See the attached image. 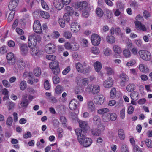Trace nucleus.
Wrapping results in <instances>:
<instances>
[{"mask_svg":"<svg viewBox=\"0 0 152 152\" xmlns=\"http://www.w3.org/2000/svg\"><path fill=\"white\" fill-rule=\"evenodd\" d=\"M117 7L120 10H123L124 7V5L122 2L118 1L116 4Z\"/></svg>","mask_w":152,"mask_h":152,"instance_id":"52","label":"nucleus"},{"mask_svg":"<svg viewBox=\"0 0 152 152\" xmlns=\"http://www.w3.org/2000/svg\"><path fill=\"white\" fill-rule=\"evenodd\" d=\"M49 67L51 69L54 68L59 67L58 66V63L57 61H53L50 62L49 64Z\"/></svg>","mask_w":152,"mask_h":152,"instance_id":"36","label":"nucleus"},{"mask_svg":"<svg viewBox=\"0 0 152 152\" xmlns=\"http://www.w3.org/2000/svg\"><path fill=\"white\" fill-rule=\"evenodd\" d=\"M60 121L62 123V125L64 127H66L67 125V121L66 118L63 116L60 117Z\"/></svg>","mask_w":152,"mask_h":152,"instance_id":"27","label":"nucleus"},{"mask_svg":"<svg viewBox=\"0 0 152 152\" xmlns=\"http://www.w3.org/2000/svg\"><path fill=\"white\" fill-rule=\"evenodd\" d=\"M106 40L108 42L110 43H113L115 42V39L112 36H108L106 37Z\"/></svg>","mask_w":152,"mask_h":152,"instance_id":"37","label":"nucleus"},{"mask_svg":"<svg viewBox=\"0 0 152 152\" xmlns=\"http://www.w3.org/2000/svg\"><path fill=\"white\" fill-rule=\"evenodd\" d=\"M46 58L47 59L51 61H54L56 58V57L55 56L51 55H46Z\"/></svg>","mask_w":152,"mask_h":152,"instance_id":"56","label":"nucleus"},{"mask_svg":"<svg viewBox=\"0 0 152 152\" xmlns=\"http://www.w3.org/2000/svg\"><path fill=\"white\" fill-rule=\"evenodd\" d=\"M53 4L56 9L58 10L61 9L64 5L62 0H53Z\"/></svg>","mask_w":152,"mask_h":152,"instance_id":"10","label":"nucleus"},{"mask_svg":"<svg viewBox=\"0 0 152 152\" xmlns=\"http://www.w3.org/2000/svg\"><path fill=\"white\" fill-rule=\"evenodd\" d=\"M94 66L96 71L97 72L100 71L102 67L101 63L98 61H96L95 63L94 64Z\"/></svg>","mask_w":152,"mask_h":152,"instance_id":"22","label":"nucleus"},{"mask_svg":"<svg viewBox=\"0 0 152 152\" xmlns=\"http://www.w3.org/2000/svg\"><path fill=\"white\" fill-rule=\"evenodd\" d=\"M20 89L21 90H24L27 88V84L26 82L25 81H22L20 84Z\"/></svg>","mask_w":152,"mask_h":152,"instance_id":"38","label":"nucleus"},{"mask_svg":"<svg viewBox=\"0 0 152 152\" xmlns=\"http://www.w3.org/2000/svg\"><path fill=\"white\" fill-rule=\"evenodd\" d=\"M28 48L27 45L25 44H22L20 45V50L21 54L23 55H26L28 52Z\"/></svg>","mask_w":152,"mask_h":152,"instance_id":"16","label":"nucleus"},{"mask_svg":"<svg viewBox=\"0 0 152 152\" xmlns=\"http://www.w3.org/2000/svg\"><path fill=\"white\" fill-rule=\"evenodd\" d=\"M32 135L31 133L29 132H27L26 133L23 134V137L24 138H30L31 137Z\"/></svg>","mask_w":152,"mask_h":152,"instance_id":"60","label":"nucleus"},{"mask_svg":"<svg viewBox=\"0 0 152 152\" xmlns=\"http://www.w3.org/2000/svg\"><path fill=\"white\" fill-rule=\"evenodd\" d=\"M135 86L134 84L130 83L126 86V89L129 92L132 91L135 89Z\"/></svg>","mask_w":152,"mask_h":152,"instance_id":"29","label":"nucleus"},{"mask_svg":"<svg viewBox=\"0 0 152 152\" xmlns=\"http://www.w3.org/2000/svg\"><path fill=\"white\" fill-rule=\"evenodd\" d=\"M139 6V5L138 3L135 1H132L130 4V6L135 9H137Z\"/></svg>","mask_w":152,"mask_h":152,"instance_id":"46","label":"nucleus"},{"mask_svg":"<svg viewBox=\"0 0 152 152\" xmlns=\"http://www.w3.org/2000/svg\"><path fill=\"white\" fill-rule=\"evenodd\" d=\"M19 2V0H10L9 3V8L10 10H15L14 9L17 6Z\"/></svg>","mask_w":152,"mask_h":152,"instance_id":"12","label":"nucleus"},{"mask_svg":"<svg viewBox=\"0 0 152 152\" xmlns=\"http://www.w3.org/2000/svg\"><path fill=\"white\" fill-rule=\"evenodd\" d=\"M59 78L57 75L54 76L53 77V81L54 84H57L60 82Z\"/></svg>","mask_w":152,"mask_h":152,"instance_id":"54","label":"nucleus"},{"mask_svg":"<svg viewBox=\"0 0 152 152\" xmlns=\"http://www.w3.org/2000/svg\"><path fill=\"white\" fill-rule=\"evenodd\" d=\"M134 23L136 26L140 29L144 31H146L147 30L146 27L144 25L142 24L141 22L136 21L134 22Z\"/></svg>","mask_w":152,"mask_h":152,"instance_id":"20","label":"nucleus"},{"mask_svg":"<svg viewBox=\"0 0 152 152\" xmlns=\"http://www.w3.org/2000/svg\"><path fill=\"white\" fill-rule=\"evenodd\" d=\"M99 117L98 115L95 116L93 118L94 123L95 124H97L99 122Z\"/></svg>","mask_w":152,"mask_h":152,"instance_id":"58","label":"nucleus"},{"mask_svg":"<svg viewBox=\"0 0 152 152\" xmlns=\"http://www.w3.org/2000/svg\"><path fill=\"white\" fill-rule=\"evenodd\" d=\"M112 53L111 50L108 48H107L104 51V54L105 56H108L110 55Z\"/></svg>","mask_w":152,"mask_h":152,"instance_id":"48","label":"nucleus"},{"mask_svg":"<svg viewBox=\"0 0 152 152\" xmlns=\"http://www.w3.org/2000/svg\"><path fill=\"white\" fill-rule=\"evenodd\" d=\"M110 119L112 121L115 120L117 118V116L115 113H112L110 114Z\"/></svg>","mask_w":152,"mask_h":152,"instance_id":"53","label":"nucleus"},{"mask_svg":"<svg viewBox=\"0 0 152 152\" xmlns=\"http://www.w3.org/2000/svg\"><path fill=\"white\" fill-rule=\"evenodd\" d=\"M120 77L122 81L127 82L129 80L128 76L125 74L122 73L120 75Z\"/></svg>","mask_w":152,"mask_h":152,"instance_id":"34","label":"nucleus"},{"mask_svg":"<svg viewBox=\"0 0 152 152\" xmlns=\"http://www.w3.org/2000/svg\"><path fill=\"white\" fill-rule=\"evenodd\" d=\"M41 37L40 35L34 33L28 37V43L29 48L34 47L37 42L41 41Z\"/></svg>","mask_w":152,"mask_h":152,"instance_id":"2","label":"nucleus"},{"mask_svg":"<svg viewBox=\"0 0 152 152\" xmlns=\"http://www.w3.org/2000/svg\"><path fill=\"white\" fill-rule=\"evenodd\" d=\"M7 62L10 65H13L17 61L16 58L12 53H9L6 55Z\"/></svg>","mask_w":152,"mask_h":152,"instance_id":"5","label":"nucleus"},{"mask_svg":"<svg viewBox=\"0 0 152 152\" xmlns=\"http://www.w3.org/2000/svg\"><path fill=\"white\" fill-rule=\"evenodd\" d=\"M146 146L149 148H151L152 147V141L150 139H146L145 141Z\"/></svg>","mask_w":152,"mask_h":152,"instance_id":"49","label":"nucleus"},{"mask_svg":"<svg viewBox=\"0 0 152 152\" xmlns=\"http://www.w3.org/2000/svg\"><path fill=\"white\" fill-rule=\"evenodd\" d=\"M75 67L77 70L80 73H82L83 71V66L80 62L76 63L75 64Z\"/></svg>","mask_w":152,"mask_h":152,"instance_id":"24","label":"nucleus"},{"mask_svg":"<svg viewBox=\"0 0 152 152\" xmlns=\"http://www.w3.org/2000/svg\"><path fill=\"white\" fill-rule=\"evenodd\" d=\"M110 114L107 113L104 114L102 117V120L104 122H107L109 121L110 119L109 118Z\"/></svg>","mask_w":152,"mask_h":152,"instance_id":"33","label":"nucleus"},{"mask_svg":"<svg viewBox=\"0 0 152 152\" xmlns=\"http://www.w3.org/2000/svg\"><path fill=\"white\" fill-rule=\"evenodd\" d=\"M90 88L92 87V93L93 94H96L99 93L100 90V87L98 85H94L92 86V85H89L88 86Z\"/></svg>","mask_w":152,"mask_h":152,"instance_id":"15","label":"nucleus"},{"mask_svg":"<svg viewBox=\"0 0 152 152\" xmlns=\"http://www.w3.org/2000/svg\"><path fill=\"white\" fill-rule=\"evenodd\" d=\"M109 111V110L107 108H103L99 109L97 111V113L99 114H104L108 113Z\"/></svg>","mask_w":152,"mask_h":152,"instance_id":"31","label":"nucleus"},{"mask_svg":"<svg viewBox=\"0 0 152 152\" xmlns=\"http://www.w3.org/2000/svg\"><path fill=\"white\" fill-rule=\"evenodd\" d=\"M124 56L126 58H128L130 57L131 54L129 50L128 49H125L123 51Z\"/></svg>","mask_w":152,"mask_h":152,"instance_id":"41","label":"nucleus"},{"mask_svg":"<svg viewBox=\"0 0 152 152\" xmlns=\"http://www.w3.org/2000/svg\"><path fill=\"white\" fill-rule=\"evenodd\" d=\"M49 101L53 103H55L57 102V99L54 97H50L48 98Z\"/></svg>","mask_w":152,"mask_h":152,"instance_id":"59","label":"nucleus"},{"mask_svg":"<svg viewBox=\"0 0 152 152\" xmlns=\"http://www.w3.org/2000/svg\"><path fill=\"white\" fill-rule=\"evenodd\" d=\"M56 50L55 46L53 43H48L45 47V51L48 54L53 53Z\"/></svg>","mask_w":152,"mask_h":152,"instance_id":"7","label":"nucleus"},{"mask_svg":"<svg viewBox=\"0 0 152 152\" xmlns=\"http://www.w3.org/2000/svg\"><path fill=\"white\" fill-rule=\"evenodd\" d=\"M119 137L121 140H124L125 138V135L123 129H120L118 131Z\"/></svg>","mask_w":152,"mask_h":152,"instance_id":"30","label":"nucleus"},{"mask_svg":"<svg viewBox=\"0 0 152 152\" xmlns=\"http://www.w3.org/2000/svg\"><path fill=\"white\" fill-rule=\"evenodd\" d=\"M138 53L142 59L146 61L150 60L151 55L149 51L145 50H140L139 51Z\"/></svg>","mask_w":152,"mask_h":152,"instance_id":"4","label":"nucleus"},{"mask_svg":"<svg viewBox=\"0 0 152 152\" xmlns=\"http://www.w3.org/2000/svg\"><path fill=\"white\" fill-rule=\"evenodd\" d=\"M121 147V152H129L128 147L126 144L122 143Z\"/></svg>","mask_w":152,"mask_h":152,"instance_id":"32","label":"nucleus"},{"mask_svg":"<svg viewBox=\"0 0 152 152\" xmlns=\"http://www.w3.org/2000/svg\"><path fill=\"white\" fill-rule=\"evenodd\" d=\"M65 21L62 18H60L58 20L61 27L64 28L65 26Z\"/></svg>","mask_w":152,"mask_h":152,"instance_id":"51","label":"nucleus"},{"mask_svg":"<svg viewBox=\"0 0 152 152\" xmlns=\"http://www.w3.org/2000/svg\"><path fill=\"white\" fill-rule=\"evenodd\" d=\"M80 132L79 130L76 129L75 130V133L78 136V140L80 143L86 147L90 146L92 143L91 139L86 138L85 134H80Z\"/></svg>","mask_w":152,"mask_h":152,"instance_id":"1","label":"nucleus"},{"mask_svg":"<svg viewBox=\"0 0 152 152\" xmlns=\"http://www.w3.org/2000/svg\"><path fill=\"white\" fill-rule=\"evenodd\" d=\"M105 69L108 74L110 75L113 73V70L110 67H107L105 68Z\"/></svg>","mask_w":152,"mask_h":152,"instance_id":"61","label":"nucleus"},{"mask_svg":"<svg viewBox=\"0 0 152 152\" xmlns=\"http://www.w3.org/2000/svg\"><path fill=\"white\" fill-rule=\"evenodd\" d=\"M87 106L88 109L91 111H94L95 110V107L93 101H89L87 103Z\"/></svg>","mask_w":152,"mask_h":152,"instance_id":"21","label":"nucleus"},{"mask_svg":"<svg viewBox=\"0 0 152 152\" xmlns=\"http://www.w3.org/2000/svg\"><path fill=\"white\" fill-rule=\"evenodd\" d=\"M77 102L75 99L71 100L69 104V108L72 110H75L77 108Z\"/></svg>","mask_w":152,"mask_h":152,"instance_id":"19","label":"nucleus"},{"mask_svg":"<svg viewBox=\"0 0 152 152\" xmlns=\"http://www.w3.org/2000/svg\"><path fill=\"white\" fill-rule=\"evenodd\" d=\"M11 12H10L8 18V21L9 22H10L13 20L14 14L15 12V10H11Z\"/></svg>","mask_w":152,"mask_h":152,"instance_id":"43","label":"nucleus"},{"mask_svg":"<svg viewBox=\"0 0 152 152\" xmlns=\"http://www.w3.org/2000/svg\"><path fill=\"white\" fill-rule=\"evenodd\" d=\"M34 31L37 33L39 34L42 32V29L40 23L39 21L37 20L34 23L33 25Z\"/></svg>","mask_w":152,"mask_h":152,"instance_id":"9","label":"nucleus"},{"mask_svg":"<svg viewBox=\"0 0 152 152\" xmlns=\"http://www.w3.org/2000/svg\"><path fill=\"white\" fill-rule=\"evenodd\" d=\"M12 121L13 119L12 117H9L7 120L6 124L7 125L9 126H11L12 124Z\"/></svg>","mask_w":152,"mask_h":152,"instance_id":"62","label":"nucleus"},{"mask_svg":"<svg viewBox=\"0 0 152 152\" xmlns=\"http://www.w3.org/2000/svg\"><path fill=\"white\" fill-rule=\"evenodd\" d=\"M16 64L17 67L20 70L23 69L26 66V64L22 59H20L17 61Z\"/></svg>","mask_w":152,"mask_h":152,"instance_id":"17","label":"nucleus"},{"mask_svg":"<svg viewBox=\"0 0 152 152\" xmlns=\"http://www.w3.org/2000/svg\"><path fill=\"white\" fill-rule=\"evenodd\" d=\"M41 71L39 67H37L34 70V75L37 77H38L41 75Z\"/></svg>","mask_w":152,"mask_h":152,"instance_id":"35","label":"nucleus"},{"mask_svg":"<svg viewBox=\"0 0 152 152\" xmlns=\"http://www.w3.org/2000/svg\"><path fill=\"white\" fill-rule=\"evenodd\" d=\"M27 95H23V96L22 99L20 104L21 106L24 108L27 107L29 104L28 101L27 99Z\"/></svg>","mask_w":152,"mask_h":152,"instance_id":"14","label":"nucleus"},{"mask_svg":"<svg viewBox=\"0 0 152 152\" xmlns=\"http://www.w3.org/2000/svg\"><path fill=\"white\" fill-rule=\"evenodd\" d=\"M39 13L42 17L45 19H48L50 17L49 13L46 12L40 11L39 12Z\"/></svg>","mask_w":152,"mask_h":152,"instance_id":"25","label":"nucleus"},{"mask_svg":"<svg viewBox=\"0 0 152 152\" xmlns=\"http://www.w3.org/2000/svg\"><path fill=\"white\" fill-rule=\"evenodd\" d=\"M110 96L112 98L115 97L116 94V90L114 88H112L110 92Z\"/></svg>","mask_w":152,"mask_h":152,"instance_id":"50","label":"nucleus"},{"mask_svg":"<svg viewBox=\"0 0 152 152\" xmlns=\"http://www.w3.org/2000/svg\"><path fill=\"white\" fill-rule=\"evenodd\" d=\"M75 9L79 10H80L83 9L82 3L80 2H77L75 5Z\"/></svg>","mask_w":152,"mask_h":152,"instance_id":"44","label":"nucleus"},{"mask_svg":"<svg viewBox=\"0 0 152 152\" xmlns=\"http://www.w3.org/2000/svg\"><path fill=\"white\" fill-rule=\"evenodd\" d=\"M7 107L9 110H12L14 107V103L12 102H8L7 103Z\"/></svg>","mask_w":152,"mask_h":152,"instance_id":"40","label":"nucleus"},{"mask_svg":"<svg viewBox=\"0 0 152 152\" xmlns=\"http://www.w3.org/2000/svg\"><path fill=\"white\" fill-rule=\"evenodd\" d=\"M91 41L92 44L94 46H98L100 43L101 38L98 34H94L91 36Z\"/></svg>","mask_w":152,"mask_h":152,"instance_id":"6","label":"nucleus"},{"mask_svg":"<svg viewBox=\"0 0 152 152\" xmlns=\"http://www.w3.org/2000/svg\"><path fill=\"white\" fill-rule=\"evenodd\" d=\"M31 53L33 56H37L39 57L41 55V53L39 49L34 47H31Z\"/></svg>","mask_w":152,"mask_h":152,"instance_id":"13","label":"nucleus"},{"mask_svg":"<svg viewBox=\"0 0 152 152\" xmlns=\"http://www.w3.org/2000/svg\"><path fill=\"white\" fill-rule=\"evenodd\" d=\"M45 88L46 90H49L50 88V86L48 80H46L44 83Z\"/></svg>","mask_w":152,"mask_h":152,"instance_id":"55","label":"nucleus"},{"mask_svg":"<svg viewBox=\"0 0 152 152\" xmlns=\"http://www.w3.org/2000/svg\"><path fill=\"white\" fill-rule=\"evenodd\" d=\"M63 88L61 86L58 85L56 87V91L57 93H60L61 91H62Z\"/></svg>","mask_w":152,"mask_h":152,"instance_id":"64","label":"nucleus"},{"mask_svg":"<svg viewBox=\"0 0 152 152\" xmlns=\"http://www.w3.org/2000/svg\"><path fill=\"white\" fill-rule=\"evenodd\" d=\"M79 126L80 129H76L80 130V134H85V133L87 132L89 129V126L87 122L86 121L80 120L79 121Z\"/></svg>","mask_w":152,"mask_h":152,"instance_id":"3","label":"nucleus"},{"mask_svg":"<svg viewBox=\"0 0 152 152\" xmlns=\"http://www.w3.org/2000/svg\"><path fill=\"white\" fill-rule=\"evenodd\" d=\"M91 52L93 53L96 55L100 53L99 48L95 47H94L92 48Z\"/></svg>","mask_w":152,"mask_h":152,"instance_id":"47","label":"nucleus"},{"mask_svg":"<svg viewBox=\"0 0 152 152\" xmlns=\"http://www.w3.org/2000/svg\"><path fill=\"white\" fill-rule=\"evenodd\" d=\"M80 29V25L77 22H72L71 24V30L73 32L76 33Z\"/></svg>","mask_w":152,"mask_h":152,"instance_id":"11","label":"nucleus"},{"mask_svg":"<svg viewBox=\"0 0 152 152\" xmlns=\"http://www.w3.org/2000/svg\"><path fill=\"white\" fill-rule=\"evenodd\" d=\"M91 132L92 134L94 135L99 136L101 133V130L97 128H92Z\"/></svg>","mask_w":152,"mask_h":152,"instance_id":"28","label":"nucleus"},{"mask_svg":"<svg viewBox=\"0 0 152 152\" xmlns=\"http://www.w3.org/2000/svg\"><path fill=\"white\" fill-rule=\"evenodd\" d=\"M53 73L56 75L60 73V69L59 67L54 68L52 69Z\"/></svg>","mask_w":152,"mask_h":152,"instance_id":"57","label":"nucleus"},{"mask_svg":"<svg viewBox=\"0 0 152 152\" xmlns=\"http://www.w3.org/2000/svg\"><path fill=\"white\" fill-rule=\"evenodd\" d=\"M96 12L97 16L100 17H102L104 14L102 10L100 8H98L96 9Z\"/></svg>","mask_w":152,"mask_h":152,"instance_id":"42","label":"nucleus"},{"mask_svg":"<svg viewBox=\"0 0 152 152\" xmlns=\"http://www.w3.org/2000/svg\"><path fill=\"white\" fill-rule=\"evenodd\" d=\"M113 50L114 52L118 54L121 53L122 50L121 48L117 45H115L113 46Z\"/></svg>","mask_w":152,"mask_h":152,"instance_id":"26","label":"nucleus"},{"mask_svg":"<svg viewBox=\"0 0 152 152\" xmlns=\"http://www.w3.org/2000/svg\"><path fill=\"white\" fill-rule=\"evenodd\" d=\"M104 96L101 94H99L95 96L94 98V100L96 104L100 105L104 102Z\"/></svg>","mask_w":152,"mask_h":152,"instance_id":"8","label":"nucleus"},{"mask_svg":"<svg viewBox=\"0 0 152 152\" xmlns=\"http://www.w3.org/2000/svg\"><path fill=\"white\" fill-rule=\"evenodd\" d=\"M63 36L66 39H70L72 36V34L70 32L67 31L64 32Z\"/></svg>","mask_w":152,"mask_h":152,"instance_id":"45","label":"nucleus"},{"mask_svg":"<svg viewBox=\"0 0 152 152\" xmlns=\"http://www.w3.org/2000/svg\"><path fill=\"white\" fill-rule=\"evenodd\" d=\"M65 9L67 14H69V15H72L74 13V11L72 8L71 7L69 6H66L65 7Z\"/></svg>","mask_w":152,"mask_h":152,"instance_id":"39","label":"nucleus"},{"mask_svg":"<svg viewBox=\"0 0 152 152\" xmlns=\"http://www.w3.org/2000/svg\"><path fill=\"white\" fill-rule=\"evenodd\" d=\"M113 84L112 78L109 77L104 82V86L105 88H109L112 86Z\"/></svg>","mask_w":152,"mask_h":152,"instance_id":"18","label":"nucleus"},{"mask_svg":"<svg viewBox=\"0 0 152 152\" xmlns=\"http://www.w3.org/2000/svg\"><path fill=\"white\" fill-rule=\"evenodd\" d=\"M139 94L136 91H134L130 94V97L132 99L137 100L138 99Z\"/></svg>","mask_w":152,"mask_h":152,"instance_id":"23","label":"nucleus"},{"mask_svg":"<svg viewBox=\"0 0 152 152\" xmlns=\"http://www.w3.org/2000/svg\"><path fill=\"white\" fill-rule=\"evenodd\" d=\"M133 150L134 152H142L141 149L137 146H134Z\"/></svg>","mask_w":152,"mask_h":152,"instance_id":"63","label":"nucleus"}]
</instances>
